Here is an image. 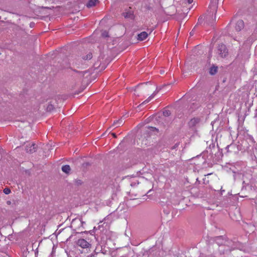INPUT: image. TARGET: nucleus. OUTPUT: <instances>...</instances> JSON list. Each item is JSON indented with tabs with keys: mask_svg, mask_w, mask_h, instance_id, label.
<instances>
[{
	"mask_svg": "<svg viewBox=\"0 0 257 257\" xmlns=\"http://www.w3.org/2000/svg\"><path fill=\"white\" fill-rule=\"evenodd\" d=\"M215 241L218 246H215L216 250L211 255V257H223V255L228 254L232 249H240V247L234 244L232 241H225V243L222 244L223 240L221 236L217 237Z\"/></svg>",
	"mask_w": 257,
	"mask_h": 257,
	"instance_id": "f257e3e1",
	"label": "nucleus"
},
{
	"mask_svg": "<svg viewBox=\"0 0 257 257\" xmlns=\"http://www.w3.org/2000/svg\"><path fill=\"white\" fill-rule=\"evenodd\" d=\"M218 54L222 58L226 57V56L228 55V50L224 45L220 44L218 45Z\"/></svg>",
	"mask_w": 257,
	"mask_h": 257,
	"instance_id": "f03ea898",
	"label": "nucleus"
},
{
	"mask_svg": "<svg viewBox=\"0 0 257 257\" xmlns=\"http://www.w3.org/2000/svg\"><path fill=\"white\" fill-rule=\"evenodd\" d=\"M37 148L35 144L29 143L26 146V151L27 153L32 154L36 151Z\"/></svg>",
	"mask_w": 257,
	"mask_h": 257,
	"instance_id": "7ed1b4c3",
	"label": "nucleus"
},
{
	"mask_svg": "<svg viewBox=\"0 0 257 257\" xmlns=\"http://www.w3.org/2000/svg\"><path fill=\"white\" fill-rule=\"evenodd\" d=\"M77 244L83 248H88L90 246V244L84 239H78L77 241Z\"/></svg>",
	"mask_w": 257,
	"mask_h": 257,
	"instance_id": "20e7f679",
	"label": "nucleus"
},
{
	"mask_svg": "<svg viewBox=\"0 0 257 257\" xmlns=\"http://www.w3.org/2000/svg\"><path fill=\"white\" fill-rule=\"evenodd\" d=\"M218 0H211V4L210 5V9L212 11V13H216L218 7Z\"/></svg>",
	"mask_w": 257,
	"mask_h": 257,
	"instance_id": "39448f33",
	"label": "nucleus"
},
{
	"mask_svg": "<svg viewBox=\"0 0 257 257\" xmlns=\"http://www.w3.org/2000/svg\"><path fill=\"white\" fill-rule=\"evenodd\" d=\"M244 28V22L242 20H239L237 21L235 25V29L237 32L240 31Z\"/></svg>",
	"mask_w": 257,
	"mask_h": 257,
	"instance_id": "423d86ee",
	"label": "nucleus"
},
{
	"mask_svg": "<svg viewBox=\"0 0 257 257\" xmlns=\"http://www.w3.org/2000/svg\"><path fill=\"white\" fill-rule=\"evenodd\" d=\"M200 122V119L197 117L192 118L188 122V125L190 127L196 126Z\"/></svg>",
	"mask_w": 257,
	"mask_h": 257,
	"instance_id": "0eeeda50",
	"label": "nucleus"
},
{
	"mask_svg": "<svg viewBox=\"0 0 257 257\" xmlns=\"http://www.w3.org/2000/svg\"><path fill=\"white\" fill-rule=\"evenodd\" d=\"M148 36V34L146 32H143L138 35V39L140 41H143L146 39Z\"/></svg>",
	"mask_w": 257,
	"mask_h": 257,
	"instance_id": "6e6552de",
	"label": "nucleus"
},
{
	"mask_svg": "<svg viewBox=\"0 0 257 257\" xmlns=\"http://www.w3.org/2000/svg\"><path fill=\"white\" fill-rule=\"evenodd\" d=\"M158 90L155 91L150 96H149L146 100L142 102L141 105L145 104L148 103L154 97V96L158 92Z\"/></svg>",
	"mask_w": 257,
	"mask_h": 257,
	"instance_id": "1a4fd4ad",
	"label": "nucleus"
},
{
	"mask_svg": "<svg viewBox=\"0 0 257 257\" xmlns=\"http://www.w3.org/2000/svg\"><path fill=\"white\" fill-rule=\"evenodd\" d=\"M98 2V0H89L86 6L88 8H91L95 6Z\"/></svg>",
	"mask_w": 257,
	"mask_h": 257,
	"instance_id": "9d476101",
	"label": "nucleus"
},
{
	"mask_svg": "<svg viewBox=\"0 0 257 257\" xmlns=\"http://www.w3.org/2000/svg\"><path fill=\"white\" fill-rule=\"evenodd\" d=\"M70 170L71 168L70 166L69 165H64L62 167V171L66 174H69L70 173Z\"/></svg>",
	"mask_w": 257,
	"mask_h": 257,
	"instance_id": "9b49d317",
	"label": "nucleus"
},
{
	"mask_svg": "<svg viewBox=\"0 0 257 257\" xmlns=\"http://www.w3.org/2000/svg\"><path fill=\"white\" fill-rule=\"evenodd\" d=\"M217 67L213 66L210 68L209 73L211 75H214L217 72Z\"/></svg>",
	"mask_w": 257,
	"mask_h": 257,
	"instance_id": "f8f14e48",
	"label": "nucleus"
},
{
	"mask_svg": "<svg viewBox=\"0 0 257 257\" xmlns=\"http://www.w3.org/2000/svg\"><path fill=\"white\" fill-rule=\"evenodd\" d=\"M54 108V105L52 104V102L51 101L47 107V110L49 111H51Z\"/></svg>",
	"mask_w": 257,
	"mask_h": 257,
	"instance_id": "ddd939ff",
	"label": "nucleus"
},
{
	"mask_svg": "<svg viewBox=\"0 0 257 257\" xmlns=\"http://www.w3.org/2000/svg\"><path fill=\"white\" fill-rule=\"evenodd\" d=\"M92 53L89 52L85 56L83 57V59L85 60H90L92 58Z\"/></svg>",
	"mask_w": 257,
	"mask_h": 257,
	"instance_id": "4468645a",
	"label": "nucleus"
},
{
	"mask_svg": "<svg viewBox=\"0 0 257 257\" xmlns=\"http://www.w3.org/2000/svg\"><path fill=\"white\" fill-rule=\"evenodd\" d=\"M123 16L125 18H132L133 16L131 12L124 13Z\"/></svg>",
	"mask_w": 257,
	"mask_h": 257,
	"instance_id": "2eb2a0df",
	"label": "nucleus"
},
{
	"mask_svg": "<svg viewBox=\"0 0 257 257\" xmlns=\"http://www.w3.org/2000/svg\"><path fill=\"white\" fill-rule=\"evenodd\" d=\"M4 192L6 194H9L10 193H11V190L8 188H6L4 190Z\"/></svg>",
	"mask_w": 257,
	"mask_h": 257,
	"instance_id": "dca6fc26",
	"label": "nucleus"
},
{
	"mask_svg": "<svg viewBox=\"0 0 257 257\" xmlns=\"http://www.w3.org/2000/svg\"><path fill=\"white\" fill-rule=\"evenodd\" d=\"M101 35L103 37H107L108 36V34L107 31H105L102 33Z\"/></svg>",
	"mask_w": 257,
	"mask_h": 257,
	"instance_id": "f3484780",
	"label": "nucleus"
},
{
	"mask_svg": "<svg viewBox=\"0 0 257 257\" xmlns=\"http://www.w3.org/2000/svg\"><path fill=\"white\" fill-rule=\"evenodd\" d=\"M163 114L165 116H169L170 114V112L168 110H166L163 112Z\"/></svg>",
	"mask_w": 257,
	"mask_h": 257,
	"instance_id": "a211bd4d",
	"label": "nucleus"
},
{
	"mask_svg": "<svg viewBox=\"0 0 257 257\" xmlns=\"http://www.w3.org/2000/svg\"><path fill=\"white\" fill-rule=\"evenodd\" d=\"M118 120H119V121L118 122V125L117 126H118L120 125H122L123 123V121L121 119H120Z\"/></svg>",
	"mask_w": 257,
	"mask_h": 257,
	"instance_id": "6ab92c4d",
	"label": "nucleus"
},
{
	"mask_svg": "<svg viewBox=\"0 0 257 257\" xmlns=\"http://www.w3.org/2000/svg\"><path fill=\"white\" fill-rule=\"evenodd\" d=\"M119 121V120H116V121H114V122H113V125H118V122Z\"/></svg>",
	"mask_w": 257,
	"mask_h": 257,
	"instance_id": "aec40b11",
	"label": "nucleus"
},
{
	"mask_svg": "<svg viewBox=\"0 0 257 257\" xmlns=\"http://www.w3.org/2000/svg\"><path fill=\"white\" fill-rule=\"evenodd\" d=\"M111 135L112 136L114 137V138H116V135L114 133H111Z\"/></svg>",
	"mask_w": 257,
	"mask_h": 257,
	"instance_id": "412c9836",
	"label": "nucleus"
},
{
	"mask_svg": "<svg viewBox=\"0 0 257 257\" xmlns=\"http://www.w3.org/2000/svg\"><path fill=\"white\" fill-rule=\"evenodd\" d=\"M193 0H188V2L189 4H191L192 3Z\"/></svg>",
	"mask_w": 257,
	"mask_h": 257,
	"instance_id": "4be33fe9",
	"label": "nucleus"
},
{
	"mask_svg": "<svg viewBox=\"0 0 257 257\" xmlns=\"http://www.w3.org/2000/svg\"><path fill=\"white\" fill-rule=\"evenodd\" d=\"M193 34H194V32H193V30H192V31L190 33V35L191 36H192V35H193Z\"/></svg>",
	"mask_w": 257,
	"mask_h": 257,
	"instance_id": "5701e85b",
	"label": "nucleus"
},
{
	"mask_svg": "<svg viewBox=\"0 0 257 257\" xmlns=\"http://www.w3.org/2000/svg\"><path fill=\"white\" fill-rule=\"evenodd\" d=\"M81 74H82V76H84L85 72H80Z\"/></svg>",
	"mask_w": 257,
	"mask_h": 257,
	"instance_id": "b1692460",
	"label": "nucleus"
}]
</instances>
